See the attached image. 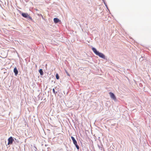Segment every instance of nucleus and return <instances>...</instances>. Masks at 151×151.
Here are the masks:
<instances>
[{"label": "nucleus", "instance_id": "nucleus-2", "mask_svg": "<svg viewBox=\"0 0 151 151\" xmlns=\"http://www.w3.org/2000/svg\"><path fill=\"white\" fill-rule=\"evenodd\" d=\"M22 15L24 17L29 18L31 20H32V18L27 13H22Z\"/></svg>", "mask_w": 151, "mask_h": 151}, {"label": "nucleus", "instance_id": "nucleus-5", "mask_svg": "<svg viewBox=\"0 0 151 151\" xmlns=\"http://www.w3.org/2000/svg\"><path fill=\"white\" fill-rule=\"evenodd\" d=\"M14 72L15 73V76H17L18 73V71L17 70V68L16 67H15L14 69Z\"/></svg>", "mask_w": 151, "mask_h": 151}, {"label": "nucleus", "instance_id": "nucleus-6", "mask_svg": "<svg viewBox=\"0 0 151 151\" xmlns=\"http://www.w3.org/2000/svg\"><path fill=\"white\" fill-rule=\"evenodd\" d=\"M71 138L72 139V140L73 141V144L75 145H76V144H77V142L75 140V139L72 136L71 137Z\"/></svg>", "mask_w": 151, "mask_h": 151}, {"label": "nucleus", "instance_id": "nucleus-3", "mask_svg": "<svg viewBox=\"0 0 151 151\" xmlns=\"http://www.w3.org/2000/svg\"><path fill=\"white\" fill-rule=\"evenodd\" d=\"M13 141H14V139L12 137H9L8 139V145L12 144Z\"/></svg>", "mask_w": 151, "mask_h": 151}, {"label": "nucleus", "instance_id": "nucleus-1", "mask_svg": "<svg viewBox=\"0 0 151 151\" xmlns=\"http://www.w3.org/2000/svg\"><path fill=\"white\" fill-rule=\"evenodd\" d=\"M92 49L96 55H98L99 56L102 58L104 59L105 58V55L103 53L99 52V51H98L96 48L93 47L92 48Z\"/></svg>", "mask_w": 151, "mask_h": 151}, {"label": "nucleus", "instance_id": "nucleus-12", "mask_svg": "<svg viewBox=\"0 0 151 151\" xmlns=\"http://www.w3.org/2000/svg\"><path fill=\"white\" fill-rule=\"evenodd\" d=\"M53 93H55V89H54V88H53Z\"/></svg>", "mask_w": 151, "mask_h": 151}, {"label": "nucleus", "instance_id": "nucleus-11", "mask_svg": "<svg viewBox=\"0 0 151 151\" xmlns=\"http://www.w3.org/2000/svg\"><path fill=\"white\" fill-rule=\"evenodd\" d=\"M65 71L66 73L67 74V75L68 76H70V75L69 74V73H68L67 71V70H65Z\"/></svg>", "mask_w": 151, "mask_h": 151}, {"label": "nucleus", "instance_id": "nucleus-8", "mask_svg": "<svg viewBox=\"0 0 151 151\" xmlns=\"http://www.w3.org/2000/svg\"><path fill=\"white\" fill-rule=\"evenodd\" d=\"M39 72L41 76H42L43 74V71L42 69H40L39 70Z\"/></svg>", "mask_w": 151, "mask_h": 151}, {"label": "nucleus", "instance_id": "nucleus-4", "mask_svg": "<svg viewBox=\"0 0 151 151\" xmlns=\"http://www.w3.org/2000/svg\"><path fill=\"white\" fill-rule=\"evenodd\" d=\"M109 94H110V97L113 99L115 101L116 100V97L113 93L110 92L109 93Z\"/></svg>", "mask_w": 151, "mask_h": 151}, {"label": "nucleus", "instance_id": "nucleus-7", "mask_svg": "<svg viewBox=\"0 0 151 151\" xmlns=\"http://www.w3.org/2000/svg\"><path fill=\"white\" fill-rule=\"evenodd\" d=\"M54 21L55 23H57L58 22H60V21L57 18H54Z\"/></svg>", "mask_w": 151, "mask_h": 151}, {"label": "nucleus", "instance_id": "nucleus-9", "mask_svg": "<svg viewBox=\"0 0 151 151\" xmlns=\"http://www.w3.org/2000/svg\"><path fill=\"white\" fill-rule=\"evenodd\" d=\"M56 78L57 79H59V76L58 73H57L56 75Z\"/></svg>", "mask_w": 151, "mask_h": 151}, {"label": "nucleus", "instance_id": "nucleus-10", "mask_svg": "<svg viewBox=\"0 0 151 151\" xmlns=\"http://www.w3.org/2000/svg\"><path fill=\"white\" fill-rule=\"evenodd\" d=\"M75 145L76 146L77 149H78V150H79V146L77 145V144H76V145Z\"/></svg>", "mask_w": 151, "mask_h": 151}]
</instances>
